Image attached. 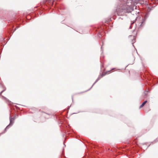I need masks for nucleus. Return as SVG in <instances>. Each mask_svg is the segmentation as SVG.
Segmentation results:
<instances>
[{
  "label": "nucleus",
  "instance_id": "nucleus-1",
  "mask_svg": "<svg viewBox=\"0 0 158 158\" xmlns=\"http://www.w3.org/2000/svg\"><path fill=\"white\" fill-rule=\"evenodd\" d=\"M118 2L115 12L112 14L110 18L103 20L102 22L99 25H95L91 27L90 30L93 31L101 40L102 45L101 48V50L103 51L102 46L104 45L103 40L106 34L105 31H109L108 25L105 23L109 24L111 22L112 18L114 20L116 19V15L118 16H122L125 13H131L134 10V7L131 5L134 0H116Z\"/></svg>",
  "mask_w": 158,
  "mask_h": 158
},
{
  "label": "nucleus",
  "instance_id": "nucleus-2",
  "mask_svg": "<svg viewBox=\"0 0 158 158\" xmlns=\"http://www.w3.org/2000/svg\"><path fill=\"white\" fill-rule=\"evenodd\" d=\"M128 144V146L117 147L116 148H114L110 149V148H106V149L107 151H108L107 155L108 157H112L116 156L118 154L124 153L125 152H130L131 154L133 153L136 150V148L135 147V145L133 146L136 143V141H133L132 139L129 140L127 142Z\"/></svg>",
  "mask_w": 158,
  "mask_h": 158
},
{
  "label": "nucleus",
  "instance_id": "nucleus-3",
  "mask_svg": "<svg viewBox=\"0 0 158 158\" xmlns=\"http://www.w3.org/2000/svg\"><path fill=\"white\" fill-rule=\"evenodd\" d=\"M57 118H58L59 123L61 124L60 127L62 131L64 132V134L63 135V136L64 137L65 135H69L71 136H73L74 135L73 131L70 128V127L69 125L68 124L64 116L61 115Z\"/></svg>",
  "mask_w": 158,
  "mask_h": 158
},
{
  "label": "nucleus",
  "instance_id": "nucleus-4",
  "mask_svg": "<svg viewBox=\"0 0 158 158\" xmlns=\"http://www.w3.org/2000/svg\"><path fill=\"white\" fill-rule=\"evenodd\" d=\"M105 150L104 147H99L97 144H93L91 148L90 153L88 158H111V157H108V155L103 156L101 155H98L96 152L97 151L102 152Z\"/></svg>",
  "mask_w": 158,
  "mask_h": 158
},
{
  "label": "nucleus",
  "instance_id": "nucleus-5",
  "mask_svg": "<svg viewBox=\"0 0 158 158\" xmlns=\"http://www.w3.org/2000/svg\"><path fill=\"white\" fill-rule=\"evenodd\" d=\"M144 77L145 79V80H144V82L143 84V85H145V87H147L148 86H151L152 85V84L151 83V82L148 81H152V80L153 77L150 76L149 75H148L147 76H146Z\"/></svg>",
  "mask_w": 158,
  "mask_h": 158
},
{
  "label": "nucleus",
  "instance_id": "nucleus-6",
  "mask_svg": "<svg viewBox=\"0 0 158 158\" xmlns=\"http://www.w3.org/2000/svg\"><path fill=\"white\" fill-rule=\"evenodd\" d=\"M9 120H10V123L8 125L12 127L13 125L14 122H15V118H12V117L11 116L10 114L9 116Z\"/></svg>",
  "mask_w": 158,
  "mask_h": 158
},
{
  "label": "nucleus",
  "instance_id": "nucleus-7",
  "mask_svg": "<svg viewBox=\"0 0 158 158\" xmlns=\"http://www.w3.org/2000/svg\"><path fill=\"white\" fill-rule=\"evenodd\" d=\"M132 37L133 38V39L132 40V44L133 46L135 48V46L133 45L134 43L135 42V35H130L129 36V37Z\"/></svg>",
  "mask_w": 158,
  "mask_h": 158
},
{
  "label": "nucleus",
  "instance_id": "nucleus-8",
  "mask_svg": "<svg viewBox=\"0 0 158 158\" xmlns=\"http://www.w3.org/2000/svg\"><path fill=\"white\" fill-rule=\"evenodd\" d=\"M152 83H153V85H155L156 83H158V79H155L153 77Z\"/></svg>",
  "mask_w": 158,
  "mask_h": 158
},
{
  "label": "nucleus",
  "instance_id": "nucleus-9",
  "mask_svg": "<svg viewBox=\"0 0 158 158\" xmlns=\"http://www.w3.org/2000/svg\"><path fill=\"white\" fill-rule=\"evenodd\" d=\"M2 98L7 103H10L11 101L3 96L1 95Z\"/></svg>",
  "mask_w": 158,
  "mask_h": 158
},
{
  "label": "nucleus",
  "instance_id": "nucleus-10",
  "mask_svg": "<svg viewBox=\"0 0 158 158\" xmlns=\"http://www.w3.org/2000/svg\"><path fill=\"white\" fill-rule=\"evenodd\" d=\"M146 20V19H144L143 18L142 19V21L141 23V24L140 25V26L143 27L144 25Z\"/></svg>",
  "mask_w": 158,
  "mask_h": 158
},
{
  "label": "nucleus",
  "instance_id": "nucleus-11",
  "mask_svg": "<svg viewBox=\"0 0 158 158\" xmlns=\"http://www.w3.org/2000/svg\"><path fill=\"white\" fill-rule=\"evenodd\" d=\"M10 127H11L8 125H7L6 126V128L4 129L3 131V132L1 133H2V134L5 133L6 132L7 130L9 129Z\"/></svg>",
  "mask_w": 158,
  "mask_h": 158
},
{
  "label": "nucleus",
  "instance_id": "nucleus-12",
  "mask_svg": "<svg viewBox=\"0 0 158 158\" xmlns=\"http://www.w3.org/2000/svg\"><path fill=\"white\" fill-rule=\"evenodd\" d=\"M110 70L107 71L105 73H102V74H101V73H100V75H99V76H100V78H101L102 77H104V76L106 75L107 74V73L108 72H110Z\"/></svg>",
  "mask_w": 158,
  "mask_h": 158
},
{
  "label": "nucleus",
  "instance_id": "nucleus-13",
  "mask_svg": "<svg viewBox=\"0 0 158 158\" xmlns=\"http://www.w3.org/2000/svg\"><path fill=\"white\" fill-rule=\"evenodd\" d=\"M148 101L147 100H145L144 102H143L139 106V108H141L143 107L146 104V103Z\"/></svg>",
  "mask_w": 158,
  "mask_h": 158
},
{
  "label": "nucleus",
  "instance_id": "nucleus-14",
  "mask_svg": "<svg viewBox=\"0 0 158 158\" xmlns=\"http://www.w3.org/2000/svg\"><path fill=\"white\" fill-rule=\"evenodd\" d=\"M149 12H148L146 13L144 15V17L143 18L144 19H145L146 20V19H147V18L149 16Z\"/></svg>",
  "mask_w": 158,
  "mask_h": 158
},
{
  "label": "nucleus",
  "instance_id": "nucleus-15",
  "mask_svg": "<svg viewBox=\"0 0 158 158\" xmlns=\"http://www.w3.org/2000/svg\"><path fill=\"white\" fill-rule=\"evenodd\" d=\"M47 115H48V116H45V117L46 118H51L52 116V114H47L45 113Z\"/></svg>",
  "mask_w": 158,
  "mask_h": 158
},
{
  "label": "nucleus",
  "instance_id": "nucleus-16",
  "mask_svg": "<svg viewBox=\"0 0 158 158\" xmlns=\"http://www.w3.org/2000/svg\"><path fill=\"white\" fill-rule=\"evenodd\" d=\"M92 87H92V86H91V87H90V88L89 89H88L87 90H86L84 91V92H83L80 93L79 94H81V93H82L86 92L92 88Z\"/></svg>",
  "mask_w": 158,
  "mask_h": 158
},
{
  "label": "nucleus",
  "instance_id": "nucleus-17",
  "mask_svg": "<svg viewBox=\"0 0 158 158\" xmlns=\"http://www.w3.org/2000/svg\"><path fill=\"white\" fill-rule=\"evenodd\" d=\"M100 79V76H99L98 78L95 81V83H96Z\"/></svg>",
  "mask_w": 158,
  "mask_h": 158
},
{
  "label": "nucleus",
  "instance_id": "nucleus-18",
  "mask_svg": "<svg viewBox=\"0 0 158 158\" xmlns=\"http://www.w3.org/2000/svg\"><path fill=\"white\" fill-rule=\"evenodd\" d=\"M104 63L101 62V70L102 69V68L104 67Z\"/></svg>",
  "mask_w": 158,
  "mask_h": 158
},
{
  "label": "nucleus",
  "instance_id": "nucleus-19",
  "mask_svg": "<svg viewBox=\"0 0 158 158\" xmlns=\"http://www.w3.org/2000/svg\"><path fill=\"white\" fill-rule=\"evenodd\" d=\"M148 91L147 90H145L144 92V94L145 96H147L148 95Z\"/></svg>",
  "mask_w": 158,
  "mask_h": 158
},
{
  "label": "nucleus",
  "instance_id": "nucleus-20",
  "mask_svg": "<svg viewBox=\"0 0 158 158\" xmlns=\"http://www.w3.org/2000/svg\"><path fill=\"white\" fill-rule=\"evenodd\" d=\"M156 6V5H154L153 6H152L151 8H150L149 7H148V9H149V11H150L152 9V8H153V7H155Z\"/></svg>",
  "mask_w": 158,
  "mask_h": 158
},
{
  "label": "nucleus",
  "instance_id": "nucleus-21",
  "mask_svg": "<svg viewBox=\"0 0 158 158\" xmlns=\"http://www.w3.org/2000/svg\"><path fill=\"white\" fill-rule=\"evenodd\" d=\"M134 23H135V22H132V23H131L130 26L129 27V29H131V28L132 25Z\"/></svg>",
  "mask_w": 158,
  "mask_h": 158
},
{
  "label": "nucleus",
  "instance_id": "nucleus-22",
  "mask_svg": "<svg viewBox=\"0 0 158 158\" xmlns=\"http://www.w3.org/2000/svg\"><path fill=\"white\" fill-rule=\"evenodd\" d=\"M18 117V115L16 114H15V115L13 117H12V118H15V119H16V118Z\"/></svg>",
  "mask_w": 158,
  "mask_h": 158
},
{
  "label": "nucleus",
  "instance_id": "nucleus-23",
  "mask_svg": "<svg viewBox=\"0 0 158 158\" xmlns=\"http://www.w3.org/2000/svg\"><path fill=\"white\" fill-rule=\"evenodd\" d=\"M157 141H158V137L153 141V142H156Z\"/></svg>",
  "mask_w": 158,
  "mask_h": 158
},
{
  "label": "nucleus",
  "instance_id": "nucleus-24",
  "mask_svg": "<svg viewBox=\"0 0 158 158\" xmlns=\"http://www.w3.org/2000/svg\"><path fill=\"white\" fill-rule=\"evenodd\" d=\"M18 27H16L15 28V30H14L13 31H15V30H16V29H17Z\"/></svg>",
  "mask_w": 158,
  "mask_h": 158
},
{
  "label": "nucleus",
  "instance_id": "nucleus-25",
  "mask_svg": "<svg viewBox=\"0 0 158 158\" xmlns=\"http://www.w3.org/2000/svg\"><path fill=\"white\" fill-rule=\"evenodd\" d=\"M15 107L17 109H20L19 108V107L16 106V105L15 106Z\"/></svg>",
  "mask_w": 158,
  "mask_h": 158
},
{
  "label": "nucleus",
  "instance_id": "nucleus-26",
  "mask_svg": "<svg viewBox=\"0 0 158 158\" xmlns=\"http://www.w3.org/2000/svg\"><path fill=\"white\" fill-rule=\"evenodd\" d=\"M115 69V68H112V69H111L110 70V72H109L111 73V70H114V69Z\"/></svg>",
  "mask_w": 158,
  "mask_h": 158
},
{
  "label": "nucleus",
  "instance_id": "nucleus-27",
  "mask_svg": "<svg viewBox=\"0 0 158 158\" xmlns=\"http://www.w3.org/2000/svg\"><path fill=\"white\" fill-rule=\"evenodd\" d=\"M17 104L19 105V104ZM19 105H20V104H19ZM21 106H24V107H26L25 106H24V105H21Z\"/></svg>",
  "mask_w": 158,
  "mask_h": 158
},
{
  "label": "nucleus",
  "instance_id": "nucleus-28",
  "mask_svg": "<svg viewBox=\"0 0 158 158\" xmlns=\"http://www.w3.org/2000/svg\"><path fill=\"white\" fill-rule=\"evenodd\" d=\"M108 111L107 110H106V111H105L104 112V113H103V114H106V111Z\"/></svg>",
  "mask_w": 158,
  "mask_h": 158
},
{
  "label": "nucleus",
  "instance_id": "nucleus-29",
  "mask_svg": "<svg viewBox=\"0 0 158 158\" xmlns=\"http://www.w3.org/2000/svg\"><path fill=\"white\" fill-rule=\"evenodd\" d=\"M96 83H95V82L94 83V84H93V85H92V87H93V86Z\"/></svg>",
  "mask_w": 158,
  "mask_h": 158
},
{
  "label": "nucleus",
  "instance_id": "nucleus-30",
  "mask_svg": "<svg viewBox=\"0 0 158 158\" xmlns=\"http://www.w3.org/2000/svg\"><path fill=\"white\" fill-rule=\"evenodd\" d=\"M96 83H95V82L94 83V84H93V85H92V87H93V86Z\"/></svg>",
  "mask_w": 158,
  "mask_h": 158
},
{
  "label": "nucleus",
  "instance_id": "nucleus-31",
  "mask_svg": "<svg viewBox=\"0 0 158 158\" xmlns=\"http://www.w3.org/2000/svg\"><path fill=\"white\" fill-rule=\"evenodd\" d=\"M123 19V18H121V17H119V18H118V19Z\"/></svg>",
  "mask_w": 158,
  "mask_h": 158
},
{
  "label": "nucleus",
  "instance_id": "nucleus-32",
  "mask_svg": "<svg viewBox=\"0 0 158 158\" xmlns=\"http://www.w3.org/2000/svg\"><path fill=\"white\" fill-rule=\"evenodd\" d=\"M2 39H3L2 40H3V41H4V40H5V38H4H4H3Z\"/></svg>",
  "mask_w": 158,
  "mask_h": 158
},
{
  "label": "nucleus",
  "instance_id": "nucleus-33",
  "mask_svg": "<svg viewBox=\"0 0 158 158\" xmlns=\"http://www.w3.org/2000/svg\"><path fill=\"white\" fill-rule=\"evenodd\" d=\"M132 56H133V58H134V60H135V57L134 56H133V54H132Z\"/></svg>",
  "mask_w": 158,
  "mask_h": 158
},
{
  "label": "nucleus",
  "instance_id": "nucleus-34",
  "mask_svg": "<svg viewBox=\"0 0 158 158\" xmlns=\"http://www.w3.org/2000/svg\"><path fill=\"white\" fill-rule=\"evenodd\" d=\"M64 145V147L66 146L64 144V142L63 143Z\"/></svg>",
  "mask_w": 158,
  "mask_h": 158
},
{
  "label": "nucleus",
  "instance_id": "nucleus-35",
  "mask_svg": "<svg viewBox=\"0 0 158 158\" xmlns=\"http://www.w3.org/2000/svg\"><path fill=\"white\" fill-rule=\"evenodd\" d=\"M72 101L73 102V96H72Z\"/></svg>",
  "mask_w": 158,
  "mask_h": 158
},
{
  "label": "nucleus",
  "instance_id": "nucleus-36",
  "mask_svg": "<svg viewBox=\"0 0 158 158\" xmlns=\"http://www.w3.org/2000/svg\"><path fill=\"white\" fill-rule=\"evenodd\" d=\"M128 65H127V66H126V67H125V69H126V67L128 66Z\"/></svg>",
  "mask_w": 158,
  "mask_h": 158
},
{
  "label": "nucleus",
  "instance_id": "nucleus-37",
  "mask_svg": "<svg viewBox=\"0 0 158 158\" xmlns=\"http://www.w3.org/2000/svg\"><path fill=\"white\" fill-rule=\"evenodd\" d=\"M150 144H150L149 145H148V146L147 147V148H148L149 147V146H150Z\"/></svg>",
  "mask_w": 158,
  "mask_h": 158
},
{
  "label": "nucleus",
  "instance_id": "nucleus-38",
  "mask_svg": "<svg viewBox=\"0 0 158 158\" xmlns=\"http://www.w3.org/2000/svg\"><path fill=\"white\" fill-rule=\"evenodd\" d=\"M121 70V69H118L117 70Z\"/></svg>",
  "mask_w": 158,
  "mask_h": 158
},
{
  "label": "nucleus",
  "instance_id": "nucleus-39",
  "mask_svg": "<svg viewBox=\"0 0 158 158\" xmlns=\"http://www.w3.org/2000/svg\"><path fill=\"white\" fill-rule=\"evenodd\" d=\"M70 106H69V107H68V109H69V108H70Z\"/></svg>",
  "mask_w": 158,
  "mask_h": 158
},
{
  "label": "nucleus",
  "instance_id": "nucleus-40",
  "mask_svg": "<svg viewBox=\"0 0 158 158\" xmlns=\"http://www.w3.org/2000/svg\"><path fill=\"white\" fill-rule=\"evenodd\" d=\"M2 134V133H0V136Z\"/></svg>",
  "mask_w": 158,
  "mask_h": 158
},
{
  "label": "nucleus",
  "instance_id": "nucleus-41",
  "mask_svg": "<svg viewBox=\"0 0 158 158\" xmlns=\"http://www.w3.org/2000/svg\"><path fill=\"white\" fill-rule=\"evenodd\" d=\"M77 113H73V114H77Z\"/></svg>",
  "mask_w": 158,
  "mask_h": 158
},
{
  "label": "nucleus",
  "instance_id": "nucleus-42",
  "mask_svg": "<svg viewBox=\"0 0 158 158\" xmlns=\"http://www.w3.org/2000/svg\"><path fill=\"white\" fill-rule=\"evenodd\" d=\"M153 142H154L153 141L152 142H151V143H153Z\"/></svg>",
  "mask_w": 158,
  "mask_h": 158
},
{
  "label": "nucleus",
  "instance_id": "nucleus-43",
  "mask_svg": "<svg viewBox=\"0 0 158 158\" xmlns=\"http://www.w3.org/2000/svg\"><path fill=\"white\" fill-rule=\"evenodd\" d=\"M64 149V148H63V150Z\"/></svg>",
  "mask_w": 158,
  "mask_h": 158
},
{
  "label": "nucleus",
  "instance_id": "nucleus-44",
  "mask_svg": "<svg viewBox=\"0 0 158 158\" xmlns=\"http://www.w3.org/2000/svg\"><path fill=\"white\" fill-rule=\"evenodd\" d=\"M136 53H137V54H138V53H137V52L136 51Z\"/></svg>",
  "mask_w": 158,
  "mask_h": 158
}]
</instances>
